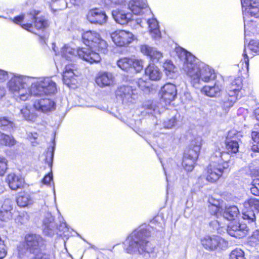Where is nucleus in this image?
<instances>
[{
    "instance_id": "nucleus-3",
    "label": "nucleus",
    "mask_w": 259,
    "mask_h": 259,
    "mask_svg": "<svg viewBox=\"0 0 259 259\" xmlns=\"http://www.w3.org/2000/svg\"><path fill=\"white\" fill-rule=\"evenodd\" d=\"M56 109V103L48 98H41L34 100L32 107L24 106L20 111L19 115L25 120L34 122L38 115L36 112L49 113Z\"/></svg>"
},
{
    "instance_id": "nucleus-18",
    "label": "nucleus",
    "mask_w": 259,
    "mask_h": 259,
    "mask_svg": "<svg viewBox=\"0 0 259 259\" xmlns=\"http://www.w3.org/2000/svg\"><path fill=\"white\" fill-rule=\"evenodd\" d=\"M5 182L9 188L14 191L22 189L26 185L25 181L23 177L20 175L13 172L9 173L7 175Z\"/></svg>"
},
{
    "instance_id": "nucleus-6",
    "label": "nucleus",
    "mask_w": 259,
    "mask_h": 259,
    "mask_svg": "<svg viewBox=\"0 0 259 259\" xmlns=\"http://www.w3.org/2000/svg\"><path fill=\"white\" fill-rule=\"evenodd\" d=\"M82 43L91 50L105 53L108 47V44L97 31L87 30L81 34Z\"/></svg>"
},
{
    "instance_id": "nucleus-11",
    "label": "nucleus",
    "mask_w": 259,
    "mask_h": 259,
    "mask_svg": "<svg viewBox=\"0 0 259 259\" xmlns=\"http://www.w3.org/2000/svg\"><path fill=\"white\" fill-rule=\"evenodd\" d=\"M114 44L119 47H126L135 39L134 35L130 31L117 29L111 33Z\"/></svg>"
},
{
    "instance_id": "nucleus-51",
    "label": "nucleus",
    "mask_w": 259,
    "mask_h": 259,
    "mask_svg": "<svg viewBox=\"0 0 259 259\" xmlns=\"http://www.w3.org/2000/svg\"><path fill=\"white\" fill-rule=\"evenodd\" d=\"M19 94V98L20 100L23 101L28 100L32 95V93H30L29 90L25 88V90L21 91Z\"/></svg>"
},
{
    "instance_id": "nucleus-56",
    "label": "nucleus",
    "mask_w": 259,
    "mask_h": 259,
    "mask_svg": "<svg viewBox=\"0 0 259 259\" xmlns=\"http://www.w3.org/2000/svg\"><path fill=\"white\" fill-rule=\"evenodd\" d=\"M251 149L252 151L259 153V141H256L255 142L252 143L251 147Z\"/></svg>"
},
{
    "instance_id": "nucleus-28",
    "label": "nucleus",
    "mask_w": 259,
    "mask_h": 259,
    "mask_svg": "<svg viewBox=\"0 0 259 259\" xmlns=\"http://www.w3.org/2000/svg\"><path fill=\"white\" fill-rule=\"evenodd\" d=\"M112 14L115 21L121 25H126L131 21V14L125 13L123 10H114L112 11Z\"/></svg>"
},
{
    "instance_id": "nucleus-48",
    "label": "nucleus",
    "mask_w": 259,
    "mask_h": 259,
    "mask_svg": "<svg viewBox=\"0 0 259 259\" xmlns=\"http://www.w3.org/2000/svg\"><path fill=\"white\" fill-rule=\"evenodd\" d=\"M252 187L250 188L251 193L255 196H259V179L253 180L251 183Z\"/></svg>"
},
{
    "instance_id": "nucleus-1",
    "label": "nucleus",
    "mask_w": 259,
    "mask_h": 259,
    "mask_svg": "<svg viewBox=\"0 0 259 259\" xmlns=\"http://www.w3.org/2000/svg\"><path fill=\"white\" fill-rule=\"evenodd\" d=\"M40 13L41 11L38 10H32L27 13V15L32 20V22H24L25 17L24 14L14 17L12 21L15 24L20 26L24 30L37 35L35 32V30L43 32L48 29L50 25L49 20L45 16H38ZM38 36L39 41L41 42H45L48 38V35L47 36L45 34L43 35L38 34Z\"/></svg>"
},
{
    "instance_id": "nucleus-53",
    "label": "nucleus",
    "mask_w": 259,
    "mask_h": 259,
    "mask_svg": "<svg viewBox=\"0 0 259 259\" xmlns=\"http://www.w3.org/2000/svg\"><path fill=\"white\" fill-rule=\"evenodd\" d=\"M177 122V118L174 116L166 121L165 125L167 128H171L175 125Z\"/></svg>"
},
{
    "instance_id": "nucleus-14",
    "label": "nucleus",
    "mask_w": 259,
    "mask_h": 259,
    "mask_svg": "<svg viewBox=\"0 0 259 259\" xmlns=\"http://www.w3.org/2000/svg\"><path fill=\"white\" fill-rule=\"evenodd\" d=\"M243 206L244 210L242 213L243 219L249 222H255L256 217L253 210L259 211V199L255 198H248L244 202Z\"/></svg>"
},
{
    "instance_id": "nucleus-20",
    "label": "nucleus",
    "mask_w": 259,
    "mask_h": 259,
    "mask_svg": "<svg viewBox=\"0 0 259 259\" xmlns=\"http://www.w3.org/2000/svg\"><path fill=\"white\" fill-rule=\"evenodd\" d=\"M246 227H242L237 221L230 222L227 227V232L231 236L241 238L246 235L247 229Z\"/></svg>"
},
{
    "instance_id": "nucleus-41",
    "label": "nucleus",
    "mask_w": 259,
    "mask_h": 259,
    "mask_svg": "<svg viewBox=\"0 0 259 259\" xmlns=\"http://www.w3.org/2000/svg\"><path fill=\"white\" fill-rule=\"evenodd\" d=\"M254 116L257 122L254 126V129L255 130L251 131L250 135L252 140L255 142L259 140V130L256 127V126H259V108L255 110Z\"/></svg>"
},
{
    "instance_id": "nucleus-43",
    "label": "nucleus",
    "mask_w": 259,
    "mask_h": 259,
    "mask_svg": "<svg viewBox=\"0 0 259 259\" xmlns=\"http://www.w3.org/2000/svg\"><path fill=\"white\" fill-rule=\"evenodd\" d=\"M131 69L136 73L141 72L144 68V61L142 59L132 58Z\"/></svg>"
},
{
    "instance_id": "nucleus-60",
    "label": "nucleus",
    "mask_w": 259,
    "mask_h": 259,
    "mask_svg": "<svg viewBox=\"0 0 259 259\" xmlns=\"http://www.w3.org/2000/svg\"><path fill=\"white\" fill-rule=\"evenodd\" d=\"M201 176H200V177H199V178H198V179H199V180L201 179Z\"/></svg>"
},
{
    "instance_id": "nucleus-26",
    "label": "nucleus",
    "mask_w": 259,
    "mask_h": 259,
    "mask_svg": "<svg viewBox=\"0 0 259 259\" xmlns=\"http://www.w3.org/2000/svg\"><path fill=\"white\" fill-rule=\"evenodd\" d=\"M12 202L9 199L4 200L0 209V220L7 222L13 217Z\"/></svg>"
},
{
    "instance_id": "nucleus-27",
    "label": "nucleus",
    "mask_w": 259,
    "mask_h": 259,
    "mask_svg": "<svg viewBox=\"0 0 259 259\" xmlns=\"http://www.w3.org/2000/svg\"><path fill=\"white\" fill-rule=\"evenodd\" d=\"M132 94L133 90L128 85L120 86L115 91L116 97L125 102H131Z\"/></svg>"
},
{
    "instance_id": "nucleus-17",
    "label": "nucleus",
    "mask_w": 259,
    "mask_h": 259,
    "mask_svg": "<svg viewBox=\"0 0 259 259\" xmlns=\"http://www.w3.org/2000/svg\"><path fill=\"white\" fill-rule=\"evenodd\" d=\"M259 54V42L254 40H251L247 46L244 48L243 57L240 63L245 64L247 70L249 67V58H252L254 55Z\"/></svg>"
},
{
    "instance_id": "nucleus-30",
    "label": "nucleus",
    "mask_w": 259,
    "mask_h": 259,
    "mask_svg": "<svg viewBox=\"0 0 259 259\" xmlns=\"http://www.w3.org/2000/svg\"><path fill=\"white\" fill-rule=\"evenodd\" d=\"M223 87L222 85L218 84L217 82L212 86L205 85L202 89L206 95L210 97H219L221 95Z\"/></svg>"
},
{
    "instance_id": "nucleus-37",
    "label": "nucleus",
    "mask_w": 259,
    "mask_h": 259,
    "mask_svg": "<svg viewBox=\"0 0 259 259\" xmlns=\"http://www.w3.org/2000/svg\"><path fill=\"white\" fill-rule=\"evenodd\" d=\"M16 142L13 136L6 134L0 131V146L10 147L14 146Z\"/></svg>"
},
{
    "instance_id": "nucleus-47",
    "label": "nucleus",
    "mask_w": 259,
    "mask_h": 259,
    "mask_svg": "<svg viewBox=\"0 0 259 259\" xmlns=\"http://www.w3.org/2000/svg\"><path fill=\"white\" fill-rule=\"evenodd\" d=\"M163 67L166 74L174 73L176 69L175 66L170 60H166L163 63Z\"/></svg>"
},
{
    "instance_id": "nucleus-33",
    "label": "nucleus",
    "mask_w": 259,
    "mask_h": 259,
    "mask_svg": "<svg viewBox=\"0 0 259 259\" xmlns=\"http://www.w3.org/2000/svg\"><path fill=\"white\" fill-rule=\"evenodd\" d=\"M149 32L153 39H159L161 37V33L159 30V24L155 19H150L148 21Z\"/></svg>"
},
{
    "instance_id": "nucleus-25",
    "label": "nucleus",
    "mask_w": 259,
    "mask_h": 259,
    "mask_svg": "<svg viewBox=\"0 0 259 259\" xmlns=\"http://www.w3.org/2000/svg\"><path fill=\"white\" fill-rule=\"evenodd\" d=\"M45 161L50 168V171L44 177L41 182L45 185H50L51 182H53V181L52 172L53 151L51 150L47 151L45 152Z\"/></svg>"
},
{
    "instance_id": "nucleus-52",
    "label": "nucleus",
    "mask_w": 259,
    "mask_h": 259,
    "mask_svg": "<svg viewBox=\"0 0 259 259\" xmlns=\"http://www.w3.org/2000/svg\"><path fill=\"white\" fill-rule=\"evenodd\" d=\"M208 202L209 203L208 205H222V202L220 199H215L212 196L209 197L208 199Z\"/></svg>"
},
{
    "instance_id": "nucleus-22",
    "label": "nucleus",
    "mask_w": 259,
    "mask_h": 259,
    "mask_svg": "<svg viewBox=\"0 0 259 259\" xmlns=\"http://www.w3.org/2000/svg\"><path fill=\"white\" fill-rule=\"evenodd\" d=\"M144 74L149 80L152 81H159L162 76V73L153 62L149 63L145 67Z\"/></svg>"
},
{
    "instance_id": "nucleus-40",
    "label": "nucleus",
    "mask_w": 259,
    "mask_h": 259,
    "mask_svg": "<svg viewBox=\"0 0 259 259\" xmlns=\"http://www.w3.org/2000/svg\"><path fill=\"white\" fill-rule=\"evenodd\" d=\"M132 58L123 57L117 61L118 66L124 71H127L131 69Z\"/></svg>"
},
{
    "instance_id": "nucleus-39",
    "label": "nucleus",
    "mask_w": 259,
    "mask_h": 259,
    "mask_svg": "<svg viewBox=\"0 0 259 259\" xmlns=\"http://www.w3.org/2000/svg\"><path fill=\"white\" fill-rule=\"evenodd\" d=\"M238 96L228 92V95L222 102V106L224 109L232 107L238 99Z\"/></svg>"
},
{
    "instance_id": "nucleus-24",
    "label": "nucleus",
    "mask_w": 259,
    "mask_h": 259,
    "mask_svg": "<svg viewBox=\"0 0 259 259\" xmlns=\"http://www.w3.org/2000/svg\"><path fill=\"white\" fill-rule=\"evenodd\" d=\"M140 50L144 55L149 57L152 62L154 61L158 62L163 57L161 52L147 45H141Z\"/></svg>"
},
{
    "instance_id": "nucleus-35",
    "label": "nucleus",
    "mask_w": 259,
    "mask_h": 259,
    "mask_svg": "<svg viewBox=\"0 0 259 259\" xmlns=\"http://www.w3.org/2000/svg\"><path fill=\"white\" fill-rule=\"evenodd\" d=\"M16 203L18 206L24 207L32 203L31 197L26 192H20L16 198Z\"/></svg>"
},
{
    "instance_id": "nucleus-46",
    "label": "nucleus",
    "mask_w": 259,
    "mask_h": 259,
    "mask_svg": "<svg viewBox=\"0 0 259 259\" xmlns=\"http://www.w3.org/2000/svg\"><path fill=\"white\" fill-rule=\"evenodd\" d=\"M230 259H245L244 251L240 248H236L230 253Z\"/></svg>"
},
{
    "instance_id": "nucleus-31",
    "label": "nucleus",
    "mask_w": 259,
    "mask_h": 259,
    "mask_svg": "<svg viewBox=\"0 0 259 259\" xmlns=\"http://www.w3.org/2000/svg\"><path fill=\"white\" fill-rule=\"evenodd\" d=\"M128 6L132 12L136 15L143 14L144 9L147 7L146 4L142 0H131Z\"/></svg>"
},
{
    "instance_id": "nucleus-34",
    "label": "nucleus",
    "mask_w": 259,
    "mask_h": 259,
    "mask_svg": "<svg viewBox=\"0 0 259 259\" xmlns=\"http://www.w3.org/2000/svg\"><path fill=\"white\" fill-rule=\"evenodd\" d=\"M239 142L235 140L227 139L225 141V149L228 154H236L239 152Z\"/></svg>"
},
{
    "instance_id": "nucleus-57",
    "label": "nucleus",
    "mask_w": 259,
    "mask_h": 259,
    "mask_svg": "<svg viewBox=\"0 0 259 259\" xmlns=\"http://www.w3.org/2000/svg\"><path fill=\"white\" fill-rule=\"evenodd\" d=\"M251 236L255 242L259 243V229L255 230Z\"/></svg>"
},
{
    "instance_id": "nucleus-42",
    "label": "nucleus",
    "mask_w": 259,
    "mask_h": 259,
    "mask_svg": "<svg viewBox=\"0 0 259 259\" xmlns=\"http://www.w3.org/2000/svg\"><path fill=\"white\" fill-rule=\"evenodd\" d=\"M208 211L210 215L219 218L221 216L223 212L222 205H208Z\"/></svg>"
},
{
    "instance_id": "nucleus-4",
    "label": "nucleus",
    "mask_w": 259,
    "mask_h": 259,
    "mask_svg": "<svg viewBox=\"0 0 259 259\" xmlns=\"http://www.w3.org/2000/svg\"><path fill=\"white\" fill-rule=\"evenodd\" d=\"M22 245L29 253L34 254L31 259H50V254L42 251L46 249L47 244L45 240L39 235L27 234Z\"/></svg>"
},
{
    "instance_id": "nucleus-12",
    "label": "nucleus",
    "mask_w": 259,
    "mask_h": 259,
    "mask_svg": "<svg viewBox=\"0 0 259 259\" xmlns=\"http://www.w3.org/2000/svg\"><path fill=\"white\" fill-rule=\"evenodd\" d=\"M57 91L56 84L51 78L46 77L35 85L34 95L36 96L51 95Z\"/></svg>"
},
{
    "instance_id": "nucleus-15",
    "label": "nucleus",
    "mask_w": 259,
    "mask_h": 259,
    "mask_svg": "<svg viewBox=\"0 0 259 259\" xmlns=\"http://www.w3.org/2000/svg\"><path fill=\"white\" fill-rule=\"evenodd\" d=\"M86 18L91 24L102 25L107 22L108 17L104 11L94 8L88 11Z\"/></svg>"
},
{
    "instance_id": "nucleus-19",
    "label": "nucleus",
    "mask_w": 259,
    "mask_h": 259,
    "mask_svg": "<svg viewBox=\"0 0 259 259\" xmlns=\"http://www.w3.org/2000/svg\"><path fill=\"white\" fill-rule=\"evenodd\" d=\"M241 5L244 9L243 13L244 17L250 16L259 18V2L257 0H241Z\"/></svg>"
},
{
    "instance_id": "nucleus-36",
    "label": "nucleus",
    "mask_w": 259,
    "mask_h": 259,
    "mask_svg": "<svg viewBox=\"0 0 259 259\" xmlns=\"http://www.w3.org/2000/svg\"><path fill=\"white\" fill-rule=\"evenodd\" d=\"M224 217L229 221H234L239 214L238 207L235 205L226 207L223 212Z\"/></svg>"
},
{
    "instance_id": "nucleus-2",
    "label": "nucleus",
    "mask_w": 259,
    "mask_h": 259,
    "mask_svg": "<svg viewBox=\"0 0 259 259\" xmlns=\"http://www.w3.org/2000/svg\"><path fill=\"white\" fill-rule=\"evenodd\" d=\"M224 152L216 150L210 157V162L204 168L203 176L210 184L216 183L223 177L225 171L229 168V163L222 158Z\"/></svg>"
},
{
    "instance_id": "nucleus-32",
    "label": "nucleus",
    "mask_w": 259,
    "mask_h": 259,
    "mask_svg": "<svg viewBox=\"0 0 259 259\" xmlns=\"http://www.w3.org/2000/svg\"><path fill=\"white\" fill-rule=\"evenodd\" d=\"M243 79L241 77H237L234 79L229 84L228 88V93L234 94L239 96V93L242 89Z\"/></svg>"
},
{
    "instance_id": "nucleus-8",
    "label": "nucleus",
    "mask_w": 259,
    "mask_h": 259,
    "mask_svg": "<svg viewBox=\"0 0 259 259\" xmlns=\"http://www.w3.org/2000/svg\"><path fill=\"white\" fill-rule=\"evenodd\" d=\"M176 86L171 83H166L162 87L159 92L160 103L165 108L170 106L177 97Z\"/></svg>"
},
{
    "instance_id": "nucleus-38",
    "label": "nucleus",
    "mask_w": 259,
    "mask_h": 259,
    "mask_svg": "<svg viewBox=\"0 0 259 259\" xmlns=\"http://www.w3.org/2000/svg\"><path fill=\"white\" fill-rule=\"evenodd\" d=\"M197 159H192L190 156L183 154L182 165L183 168L187 171H191L194 168Z\"/></svg>"
},
{
    "instance_id": "nucleus-5",
    "label": "nucleus",
    "mask_w": 259,
    "mask_h": 259,
    "mask_svg": "<svg viewBox=\"0 0 259 259\" xmlns=\"http://www.w3.org/2000/svg\"><path fill=\"white\" fill-rule=\"evenodd\" d=\"M151 234L148 228L135 230L127 237L128 246L125 249L126 252L131 253L135 249L145 250Z\"/></svg>"
},
{
    "instance_id": "nucleus-58",
    "label": "nucleus",
    "mask_w": 259,
    "mask_h": 259,
    "mask_svg": "<svg viewBox=\"0 0 259 259\" xmlns=\"http://www.w3.org/2000/svg\"><path fill=\"white\" fill-rule=\"evenodd\" d=\"M6 94V91L4 87H0V98L3 97Z\"/></svg>"
},
{
    "instance_id": "nucleus-10",
    "label": "nucleus",
    "mask_w": 259,
    "mask_h": 259,
    "mask_svg": "<svg viewBox=\"0 0 259 259\" xmlns=\"http://www.w3.org/2000/svg\"><path fill=\"white\" fill-rule=\"evenodd\" d=\"M78 67L76 64H67L62 74L63 82L70 88H76L78 84Z\"/></svg>"
},
{
    "instance_id": "nucleus-55",
    "label": "nucleus",
    "mask_w": 259,
    "mask_h": 259,
    "mask_svg": "<svg viewBox=\"0 0 259 259\" xmlns=\"http://www.w3.org/2000/svg\"><path fill=\"white\" fill-rule=\"evenodd\" d=\"M8 253L5 245L0 246V259H4Z\"/></svg>"
},
{
    "instance_id": "nucleus-7",
    "label": "nucleus",
    "mask_w": 259,
    "mask_h": 259,
    "mask_svg": "<svg viewBox=\"0 0 259 259\" xmlns=\"http://www.w3.org/2000/svg\"><path fill=\"white\" fill-rule=\"evenodd\" d=\"M182 53L184 57L182 69L190 78L191 82L192 80L198 77L196 74L199 71L200 66L197 59L191 53L186 51H184Z\"/></svg>"
},
{
    "instance_id": "nucleus-59",
    "label": "nucleus",
    "mask_w": 259,
    "mask_h": 259,
    "mask_svg": "<svg viewBox=\"0 0 259 259\" xmlns=\"http://www.w3.org/2000/svg\"><path fill=\"white\" fill-rule=\"evenodd\" d=\"M239 133H240L239 132H238V131H236L235 130H231L228 132L229 135L232 134L233 135H236L238 134Z\"/></svg>"
},
{
    "instance_id": "nucleus-23",
    "label": "nucleus",
    "mask_w": 259,
    "mask_h": 259,
    "mask_svg": "<svg viewBox=\"0 0 259 259\" xmlns=\"http://www.w3.org/2000/svg\"><path fill=\"white\" fill-rule=\"evenodd\" d=\"M95 82L102 88L109 86L113 83L114 77L108 72L99 71L95 77Z\"/></svg>"
},
{
    "instance_id": "nucleus-49",
    "label": "nucleus",
    "mask_w": 259,
    "mask_h": 259,
    "mask_svg": "<svg viewBox=\"0 0 259 259\" xmlns=\"http://www.w3.org/2000/svg\"><path fill=\"white\" fill-rule=\"evenodd\" d=\"M13 122L7 117H0V128L4 130L8 127H12Z\"/></svg>"
},
{
    "instance_id": "nucleus-29",
    "label": "nucleus",
    "mask_w": 259,
    "mask_h": 259,
    "mask_svg": "<svg viewBox=\"0 0 259 259\" xmlns=\"http://www.w3.org/2000/svg\"><path fill=\"white\" fill-rule=\"evenodd\" d=\"M9 91L13 94L16 95L20 94L24 90V83L19 79L17 78H11L7 83Z\"/></svg>"
},
{
    "instance_id": "nucleus-50",
    "label": "nucleus",
    "mask_w": 259,
    "mask_h": 259,
    "mask_svg": "<svg viewBox=\"0 0 259 259\" xmlns=\"http://www.w3.org/2000/svg\"><path fill=\"white\" fill-rule=\"evenodd\" d=\"M8 169V161L5 157L0 156V176H3Z\"/></svg>"
},
{
    "instance_id": "nucleus-54",
    "label": "nucleus",
    "mask_w": 259,
    "mask_h": 259,
    "mask_svg": "<svg viewBox=\"0 0 259 259\" xmlns=\"http://www.w3.org/2000/svg\"><path fill=\"white\" fill-rule=\"evenodd\" d=\"M38 138V135L36 133H31L28 135V140L32 143L34 144L37 143V139Z\"/></svg>"
},
{
    "instance_id": "nucleus-9",
    "label": "nucleus",
    "mask_w": 259,
    "mask_h": 259,
    "mask_svg": "<svg viewBox=\"0 0 259 259\" xmlns=\"http://www.w3.org/2000/svg\"><path fill=\"white\" fill-rule=\"evenodd\" d=\"M200 242L204 248L209 251L222 250L227 246L228 242L218 235H206L202 237Z\"/></svg>"
},
{
    "instance_id": "nucleus-44",
    "label": "nucleus",
    "mask_w": 259,
    "mask_h": 259,
    "mask_svg": "<svg viewBox=\"0 0 259 259\" xmlns=\"http://www.w3.org/2000/svg\"><path fill=\"white\" fill-rule=\"evenodd\" d=\"M76 49L67 47L63 48L61 51L62 56L66 60H70L76 56Z\"/></svg>"
},
{
    "instance_id": "nucleus-13",
    "label": "nucleus",
    "mask_w": 259,
    "mask_h": 259,
    "mask_svg": "<svg viewBox=\"0 0 259 259\" xmlns=\"http://www.w3.org/2000/svg\"><path fill=\"white\" fill-rule=\"evenodd\" d=\"M99 53L97 51L83 47L77 48L75 51L76 56L91 64H96L101 61V58Z\"/></svg>"
},
{
    "instance_id": "nucleus-21",
    "label": "nucleus",
    "mask_w": 259,
    "mask_h": 259,
    "mask_svg": "<svg viewBox=\"0 0 259 259\" xmlns=\"http://www.w3.org/2000/svg\"><path fill=\"white\" fill-rule=\"evenodd\" d=\"M201 148V143L195 138L190 141L189 145L185 149L183 154L190 156L192 159H197Z\"/></svg>"
},
{
    "instance_id": "nucleus-45",
    "label": "nucleus",
    "mask_w": 259,
    "mask_h": 259,
    "mask_svg": "<svg viewBox=\"0 0 259 259\" xmlns=\"http://www.w3.org/2000/svg\"><path fill=\"white\" fill-rule=\"evenodd\" d=\"M137 83L141 90L145 92H150L151 88L150 86V83L146 80L140 78L138 80Z\"/></svg>"
},
{
    "instance_id": "nucleus-16",
    "label": "nucleus",
    "mask_w": 259,
    "mask_h": 259,
    "mask_svg": "<svg viewBox=\"0 0 259 259\" xmlns=\"http://www.w3.org/2000/svg\"><path fill=\"white\" fill-rule=\"evenodd\" d=\"M196 75L198 76V77L196 79L192 80L191 82L193 86L199 83L200 80L205 82H208L214 80L216 78V75L214 70L206 66L200 67L199 71Z\"/></svg>"
}]
</instances>
